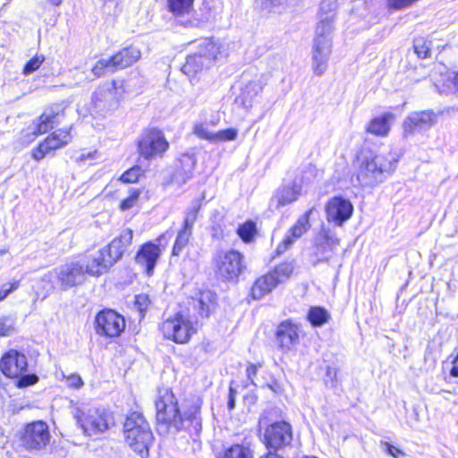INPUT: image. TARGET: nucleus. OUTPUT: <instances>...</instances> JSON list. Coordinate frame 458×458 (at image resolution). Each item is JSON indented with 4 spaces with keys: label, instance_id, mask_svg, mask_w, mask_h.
<instances>
[{
    "label": "nucleus",
    "instance_id": "f257e3e1",
    "mask_svg": "<svg viewBox=\"0 0 458 458\" xmlns=\"http://www.w3.org/2000/svg\"><path fill=\"white\" fill-rule=\"evenodd\" d=\"M201 401L191 397L186 400L182 410L174 393L169 389L159 391L156 400L157 421L158 431L177 434L181 431L191 430L199 433L201 430L200 417Z\"/></svg>",
    "mask_w": 458,
    "mask_h": 458
},
{
    "label": "nucleus",
    "instance_id": "f03ea898",
    "mask_svg": "<svg viewBox=\"0 0 458 458\" xmlns=\"http://www.w3.org/2000/svg\"><path fill=\"white\" fill-rule=\"evenodd\" d=\"M397 163L398 157L392 151L364 156L359 166L357 179L363 186L373 187L391 175Z\"/></svg>",
    "mask_w": 458,
    "mask_h": 458
},
{
    "label": "nucleus",
    "instance_id": "7ed1b4c3",
    "mask_svg": "<svg viewBox=\"0 0 458 458\" xmlns=\"http://www.w3.org/2000/svg\"><path fill=\"white\" fill-rule=\"evenodd\" d=\"M132 237V230L127 228L122 231L118 237H115L108 245L99 250L84 265L86 272L91 276H100L106 273L111 267L122 259L127 247L131 245Z\"/></svg>",
    "mask_w": 458,
    "mask_h": 458
},
{
    "label": "nucleus",
    "instance_id": "20e7f679",
    "mask_svg": "<svg viewBox=\"0 0 458 458\" xmlns=\"http://www.w3.org/2000/svg\"><path fill=\"white\" fill-rule=\"evenodd\" d=\"M123 435L126 444L137 453L140 458H148L149 446L154 436L148 422L142 413L131 411L123 423Z\"/></svg>",
    "mask_w": 458,
    "mask_h": 458
},
{
    "label": "nucleus",
    "instance_id": "39448f33",
    "mask_svg": "<svg viewBox=\"0 0 458 458\" xmlns=\"http://www.w3.org/2000/svg\"><path fill=\"white\" fill-rule=\"evenodd\" d=\"M72 413L83 433L89 437L103 434L114 426L113 413L105 407L82 406L74 408Z\"/></svg>",
    "mask_w": 458,
    "mask_h": 458
},
{
    "label": "nucleus",
    "instance_id": "423d86ee",
    "mask_svg": "<svg viewBox=\"0 0 458 458\" xmlns=\"http://www.w3.org/2000/svg\"><path fill=\"white\" fill-rule=\"evenodd\" d=\"M332 26L328 17L319 21L316 28V37L312 47V69L315 74L320 76L327 69V62L331 55Z\"/></svg>",
    "mask_w": 458,
    "mask_h": 458
},
{
    "label": "nucleus",
    "instance_id": "0eeeda50",
    "mask_svg": "<svg viewBox=\"0 0 458 458\" xmlns=\"http://www.w3.org/2000/svg\"><path fill=\"white\" fill-rule=\"evenodd\" d=\"M213 260L216 275L224 282L236 284L240 275L246 269L244 256L235 250L219 251Z\"/></svg>",
    "mask_w": 458,
    "mask_h": 458
},
{
    "label": "nucleus",
    "instance_id": "6e6552de",
    "mask_svg": "<svg viewBox=\"0 0 458 458\" xmlns=\"http://www.w3.org/2000/svg\"><path fill=\"white\" fill-rule=\"evenodd\" d=\"M172 236L173 233L166 231L156 239V242L149 241L140 246L134 260L148 276H151L154 274L162 251L166 248Z\"/></svg>",
    "mask_w": 458,
    "mask_h": 458
},
{
    "label": "nucleus",
    "instance_id": "1a4fd4ad",
    "mask_svg": "<svg viewBox=\"0 0 458 458\" xmlns=\"http://www.w3.org/2000/svg\"><path fill=\"white\" fill-rule=\"evenodd\" d=\"M140 51L136 47H123L109 58H101L92 67L91 72L97 77L114 73L135 64L140 58Z\"/></svg>",
    "mask_w": 458,
    "mask_h": 458
},
{
    "label": "nucleus",
    "instance_id": "9d476101",
    "mask_svg": "<svg viewBox=\"0 0 458 458\" xmlns=\"http://www.w3.org/2000/svg\"><path fill=\"white\" fill-rule=\"evenodd\" d=\"M219 54V47L210 38H203L198 47L197 52L189 55L182 72L188 76H193L202 69L208 67Z\"/></svg>",
    "mask_w": 458,
    "mask_h": 458
},
{
    "label": "nucleus",
    "instance_id": "9b49d317",
    "mask_svg": "<svg viewBox=\"0 0 458 458\" xmlns=\"http://www.w3.org/2000/svg\"><path fill=\"white\" fill-rule=\"evenodd\" d=\"M138 151L140 157L147 160L163 157L168 149L169 143L164 132L157 128L145 129L137 140Z\"/></svg>",
    "mask_w": 458,
    "mask_h": 458
},
{
    "label": "nucleus",
    "instance_id": "f8f14e48",
    "mask_svg": "<svg viewBox=\"0 0 458 458\" xmlns=\"http://www.w3.org/2000/svg\"><path fill=\"white\" fill-rule=\"evenodd\" d=\"M293 428L284 420L269 424L263 433V443L269 452L284 453L292 446Z\"/></svg>",
    "mask_w": 458,
    "mask_h": 458
},
{
    "label": "nucleus",
    "instance_id": "ddd939ff",
    "mask_svg": "<svg viewBox=\"0 0 458 458\" xmlns=\"http://www.w3.org/2000/svg\"><path fill=\"white\" fill-rule=\"evenodd\" d=\"M119 96L116 82L104 83L99 86L92 95V112L105 116L106 113L118 106Z\"/></svg>",
    "mask_w": 458,
    "mask_h": 458
},
{
    "label": "nucleus",
    "instance_id": "4468645a",
    "mask_svg": "<svg viewBox=\"0 0 458 458\" xmlns=\"http://www.w3.org/2000/svg\"><path fill=\"white\" fill-rule=\"evenodd\" d=\"M161 330L166 339L177 344L187 343L194 333L191 321L179 313L164 321Z\"/></svg>",
    "mask_w": 458,
    "mask_h": 458
},
{
    "label": "nucleus",
    "instance_id": "2eb2a0df",
    "mask_svg": "<svg viewBox=\"0 0 458 458\" xmlns=\"http://www.w3.org/2000/svg\"><path fill=\"white\" fill-rule=\"evenodd\" d=\"M95 328L99 335L116 337L124 330L125 319L113 310H104L96 316Z\"/></svg>",
    "mask_w": 458,
    "mask_h": 458
},
{
    "label": "nucleus",
    "instance_id": "dca6fc26",
    "mask_svg": "<svg viewBox=\"0 0 458 458\" xmlns=\"http://www.w3.org/2000/svg\"><path fill=\"white\" fill-rule=\"evenodd\" d=\"M50 440L48 426L39 420L26 426L21 437V445L27 450H41Z\"/></svg>",
    "mask_w": 458,
    "mask_h": 458
},
{
    "label": "nucleus",
    "instance_id": "f3484780",
    "mask_svg": "<svg viewBox=\"0 0 458 458\" xmlns=\"http://www.w3.org/2000/svg\"><path fill=\"white\" fill-rule=\"evenodd\" d=\"M327 219L337 226H342L348 221L353 213V206L351 201L341 196L330 199L325 208Z\"/></svg>",
    "mask_w": 458,
    "mask_h": 458
},
{
    "label": "nucleus",
    "instance_id": "a211bd4d",
    "mask_svg": "<svg viewBox=\"0 0 458 458\" xmlns=\"http://www.w3.org/2000/svg\"><path fill=\"white\" fill-rule=\"evenodd\" d=\"M28 362L24 354L15 350L6 352L0 360V369L7 377H18L27 371Z\"/></svg>",
    "mask_w": 458,
    "mask_h": 458
},
{
    "label": "nucleus",
    "instance_id": "6ab92c4d",
    "mask_svg": "<svg viewBox=\"0 0 458 458\" xmlns=\"http://www.w3.org/2000/svg\"><path fill=\"white\" fill-rule=\"evenodd\" d=\"M314 209V208H311L307 210L290 228L283 242L276 248V252L278 255L284 253L289 247L293 245L295 240L301 237L310 229V217Z\"/></svg>",
    "mask_w": 458,
    "mask_h": 458
},
{
    "label": "nucleus",
    "instance_id": "aec40b11",
    "mask_svg": "<svg viewBox=\"0 0 458 458\" xmlns=\"http://www.w3.org/2000/svg\"><path fill=\"white\" fill-rule=\"evenodd\" d=\"M436 121V114L431 110L412 112L403 122L404 134H413L416 131L431 127Z\"/></svg>",
    "mask_w": 458,
    "mask_h": 458
},
{
    "label": "nucleus",
    "instance_id": "412c9836",
    "mask_svg": "<svg viewBox=\"0 0 458 458\" xmlns=\"http://www.w3.org/2000/svg\"><path fill=\"white\" fill-rule=\"evenodd\" d=\"M301 189V184L295 180L287 184H284L274 193L271 199V204L275 205L276 208L289 205L299 199Z\"/></svg>",
    "mask_w": 458,
    "mask_h": 458
},
{
    "label": "nucleus",
    "instance_id": "4be33fe9",
    "mask_svg": "<svg viewBox=\"0 0 458 458\" xmlns=\"http://www.w3.org/2000/svg\"><path fill=\"white\" fill-rule=\"evenodd\" d=\"M276 339L279 348L287 352L299 341V328L291 320H284L279 324L276 332Z\"/></svg>",
    "mask_w": 458,
    "mask_h": 458
},
{
    "label": "nucleus",
    "instance_id": "5701e85b",
    "mask_svg": "<svg viewBox=\"0 0 458 458\" xmlns=\"http://www.w3.org/2000/svg\"><path fill=\"white\" fill-rule=\"evenodd\" d=\"M86 269L84 264L71 261L63 266L59 273V281L64 288L72 287L84 281Z\"/></svg>",
    "mask_w": 458,
    "mask_h": 458
},
{
    "label": "nucleus",
    "instance_id": "b1692460",
    "mask_svg": "<svg viewBox=\"0 0 458 458\" xmlns=\"http://www.w3.org/2000/svg\"><path fill=\"white\" fill-rule=\"evenodd\" d=\"M197 159L192 154H183L178 159L173 180L175 183L184 184L193 176Z\"/></svg>",
    "mask_w": 458,
    "mask_h": 458
},
{
    "label": "nucleus",
    "instance_id": "393cba45",
    "mask_svg": "<svg viewBox=\"0 0 458 458\" xmlns=\"http://www.w3.org/2000/svg\"><path fill=\"white\" fill-rule=\"evenodd\" d=\"M280 284V279L275 273L269 272L259 277L252 288L251 294L256 300L263 298L266 294L271 293Z\"/></svg>",
    "mask_w": 458,
    "mask_h": 458
},
{
    "label": "nucleus",
    "instance_id": "a878e982",
    "mask_svg": "<svg viewBox=\"0 0 458 458\" xmlns=\"http://www.w3.org/2000/svg\"><path fill=\"white\" fill-rule=\"evenodd\" d=\"M56 115L57 113L55 112V107L46 110L39 117L38 123L32 129L31 134L33 137L29 140H33L38 135L46 133L48 130L52 129L56 122Z\"/></svg>",
    "mask_w": 458,
    "mask_h": 458
},
{
    "label": "nucleus",
    "instance_id": "bb28decb",
    "mask_svg": "<svg viewBox=\"0 0 458 458\" xmlns=\"http://www.w3.org/2000/svg\"><path fill=\"white\" fill-rule=\"evenodd\" d=\"M57 149V135L52 132L38 147L32 151V157L36 160H41L47 155L55 157V151Z\"/></svg>",
    "mask_w": 458,
    "mask_h": 458
},
{
    "label": "nucleus",
    "instance_id": "cd10ccee",
    "mask_svg": "<svg viewBox=\"0 0 458 458\" xmlns=\"http://www.w3.org/2000/svg\"><path fill=\"white\" fill-rule=\"evenodd\" d=\"M306 318L312 327H320L330 320L331 315L324 307L311 306L307 312Z\"/></svg>",
    "mask_w": 458,
    "mask_h": 458
},
{
    "label": "nucleus",
    "instance_id": "c85d7f7f",
    "mask_svg": "<svg viewBox=\"0 0 458 458\" xmlns=\"http://www.w3.org/2000/svg\"><path fill=\"white\" fill-rule=\"evenodd\" d=\"M216 304V294L211 291H204L199 294L198 300L199 314L208 318L215 310Z\"/></svg>",
    "mask_w": 458,
    "mask_h": 458
},
{
    "label": "nucleus",
    "instance_id": "c756f323",
    "mask_svg": "<svg viewBox=\"0 0 458 458\" xmlns=\"http://www.w3.org/2000/svg\"><path fill=\"white\" fill-rule=\"evenodd\" d=\"M390 117L389 114H385L379 117H376L372 119L368 125L367 131L369 133L375 134L377 136H385L388 133L390 130L388 118Z\"/></svg>",
    "mask_w": 458,
    "mask_h": 458
},
{
    "label": "nucleus",
    "instance_id": "7c9ffc66",
    "mask_svg": "<svg viewBox=\"0 0 458 458\" xmlns=\"http://www.w3.org/2000/svg\"><path fill=\"white\" fill-rule=\"evenodd\" d=\"M205 198L204 195H202L201 199H195L191 201V205L190 208H187L184 216L183 225L182 226L186 228L192 229L193 225L197 220L198 213L201 208L202 206V199Z\"/></svg>",
    "mask_w": 458,
    "mask_h": 458
},
{
    "label": "nucleus",
    "instance_id": "2f4dec72",
    "mask_svg": "<svg viewBox=\"0 0 458 458\" xmlns=\"http://www.w3.org/2000/svg\"><path fill=\"white\" fill-rule=\"evenodd\" d=\"M191 234L192 229L182 226L179 230L172 250L173 256H179L181 254L182 250L187 246Z\"/></svg>",
    "mask_w": 458,
    "mask_h": 458
},
{
    "label": "nucleus",
    "instance_id": "473e14b6",
    "mask_svg": "<svg viewBox=\"0 0 458 458\" xmlns=\"http://www.w3.org/2000/svg\"><path fill=\"white\" fill-rule=\"evenodd\" d=\"M193 2L194 0H167V6L174 15H182L191 12Z\"/></svg>",
    "mask_w": 458,
    "mask_h": 458
},
{
    "label": "nucleus",
    "instance_id": "72a5a7b5",
    "mask_svg": "<svg viewBox=\"0 0 458 458\" xmlns=\"http://www.w3.org/2000/svg\"><path fill=\"white\" fill-rule=\"evenodd\" d=\"M257 233V226L255 222L248 220L240 225L237 229V234L246 243L251 242Z\"/></svg>",
    "mask_w": 458,
    "mask_h": 458
},
{
    "label": "nucleus",
    "instance_id": "f704fd0d",
    "mask_svg": "<svg viewBox=\"0 0 458 458\" xmlns=\"http://www.w3.org/2000/svg\"><path fill=\"white\" fill-rule=\"evenodd\" d=\"M222 458H252L250 447L236 444L227 448Z\"/></svg>",
    "mask_w": 458,
    "mask_h": 458
},
{
    "label": "nucleus",
    "instance_id": "c9c22d12",
    "mask_svg": "<svg viewBox=\"0 0 458 458\" xmlns=\"http://www.w3.org/2000/svg\"><path fill=\"white\" fill-rule=\"evenodd\" d=\"M285 0H256V4L264 13H280L284 6Z\"/></svg>",
    "mask_w": 458,
    "mask_h": 458
},
{
    "label": "nucleus",
    "instance_id": "e433bc0d",
    "mask_svg": "<svg viewBox=\"0 0 458 458\" xmlns=\"http://www.w3.org/2000/svg\"><path fill=\"white\" fill-rule=\"evenodd\" d=\"M337 374L338 369L336 367L330 365L327 366L323 381L327 388L335 389L337 387L339 383Z\"/></svg>",
    "mask_w": 458,
    "mask_h": 458
},
{
    "label": "nucleus",
    "instance_id": "4c0bfd02",
    "mask_svg": "<svg viewBox=\"0 0 458 458\" xmlns=\"http://www.w3.org/2000/svg\"><path fill=\"white\" fill-rule=\"evenodd\" d=\"M293 262H284L276 266L272 273L277 276L280 279V284H282L293 274Z\"/></svg>",
    "mask_w": 458,
    "mask_h": 458
},
{
    "label": "nucleus",
    "instance_id": "58836bf2",
    "mask_svg": "<svg viewBox=\"0 0 458 458\" xmlns=\"http://www.w3.org/2000/svg\"><path fill=\"white\" fill-rule=\"evenodd\" d=\"M431 42H428L423 38L414 39V52L419 58L425 59L429 56Z\"/></svg>",
    "mask_w": 458,
    "mask_h": 458
},
{
    "label": "nucleus",
    "instance_id": "ea45409f",
    "mask_svg": "<svg viewBox=\"0 0 458 458\" xmlns=\"http://www.w3.org/2000/svg\"><path fill=\"white\" fill-rule=\"evenodd\" d=\"M193 133L201 140H206L210 143H213L215 132L208 130V124L207 123H195L193 127Z\"/></svg>",
    "mask_w": 458,
    "mask_h": 458
},
{
    "label": "nucleus",
    "instance_id": "a19ab883",
    "mask_svg": "<svg viewBox=\"0 0 458 458\" xmlns=\"http://www.w3.org/2000/svg\"><path fill=\"white\" fill-rule=\"evenodd\" d=\"M238 131L234 128H228L215 132L213 143L233 141L236 140Z\"/></svg>",
    "mask_w": 458,
    "mask_h": 458
},
{
    "label": "nucleus",
    "instance_id": "79ce46f5",
    "mask_svg": "<svg viewBox=\"0 0 458 458\" xmlns=\"http://www.w3.org/2000/svg\"><path fill=\"white\" fill-rule=\"evenodd\" d=\"M337 7L336 0H322L320 3L319 10L322 13H325L326 16L321 19L320 21L326 20L328 17V21L333 22L334 12ZM333 27V25L331 24Z\"/></svg>",
    "mask_w": 458,
    "mask_h": 458
},
{
    "label": "nucleus",
    "instance_id": "37998d69",
    "mask_svg": "<svg viewBox=\"0 0 458 458\" xmlns=\"http://www.w3.org/2000/svg\"><path fill=\"white\" fill-rule=\"evenodd\" d=\"M62 382L64 386L71 389H79L83 386V380L81 376L78 374H71L66 376L64 372H62Z\"/></svg>",
    "mask_w": 458,
    "mask_h": 458
},
{
    "label": "nucleus",
    "instance_id": "c03bdc74",
    "mask_svg": "<svg viewBox=\"0 0 458 458\" xmlns=\"http://www.w3.org/2000/svg\"><path fill=\"white\" fill-rule=\"evenodd\" d=\"M143 171L140 166H133L127 171H125L122 175L120 180L126 183L136 182L140 176L142 175Z\"/></svg>",
    "mask_w": 458,
    "mask_h": 458
},
{
    "label": "nucleus",
    "instance_id": "a18cd8bd",
    "mask_svg": "<svg viewBox=\"0 0 458 458\" xmlns=\"http://www.w3.org/2000/svg\"><path fill=\"white\" fill-rule=\"evenodd\" d=\"M150 304V300L147 294L140 293L135 295L134 306L137 310L140 312V318H144V314L146 310L148 309Z\"/></svg>",
    "mask_w": 458,
    "mask_h": 458
},
{
    "label": "nucleus",
    "instance_id": "49530a36",
    "mask_svg": "<svg viewBox=\"0 0 458 458\" xmlns=\"http://www.w3.org/2000/svg\"><path fill=\"white\" fill-rule=\"evenodd\" d=\"M140 190L134 189V190L131 191L130 195L121 201V203H120L121 210L124 211V210H128V209L131 208L136 204V202L140 197Z\"/></svg>",
    "mask_w": 458,
    "mask_h": 458
},
{
    "label": "nucleus",
    "instance_id": "de8ad7c7",
    "mask_svg": "<svg viewBox=\"0 0 458 458\" xmlns=\"http://www.w3.org/2000/svg\"><path fill=\"white\" fill-rule=\"evenodd\" d=\"M73 127H63L59 129V148L66 146L73 138Z\"/></svg>",
    "mask_w": 458,
    "mask_h": 458
},
{
    "label": "nucleus",
    "instance_id": "09e8293b",
    "mask_svg": "<svg viewBox=\"0 0 458 458\" xmlns=\"http://www.w3.org/2000/svg\"><path fill=\"white\" fill-rule=\"evenodd\" d=\"M14 322L12 318L4 317L0 318V335L7 336L14 330Z\"/></svg>",
    "mask_w": 458,
    "mask_h": 458
},
{
    "label": "nucleus",
    "instance_id": "8fccbe9b",
    "mask_svg": "<svg viewBox=\"0 0 458 458\" xmlns=\"http://www.w3.org/2000/svg\"><path fill=\"white\" fill-rule=\"evenodd\" d=\"M38 380V377L35 374H26V372L21 374L18 377L17 386L18 387H27L36 384Z\"/></svg>",
    "mask_w": 458,
    "mask_h": 458
},
{
    "label": "nucleus",
    "instance_id": "3c124183",
    "mask_svg": "<svg viewBox=\"0 0 458 458\" xmlns=\"http://www.w3.org/2000/svg\"><path fill=\"white\" fill-rule=\"evenodd\" d=\"M43 59H40L38 56H35L31 58L29 62H27L23 68V73L28 75L35 72L42 64Z\"/></svg>",
    "mask_w": 458,
    "mask_h": 458
},
{
    "label": "nucleus",
    "instance_id": "603ef678",
    "mask_svg": "<svg viewBox=\"0 0 458 458\" xmlns=\"http://www.w3.org/2000/svg\"><path fill=\"white\" fill-rule=\"evenodd\" d=\"M20 282L14 281L1 285L0 287V301L7 297L11 293L15 291L19 287Z\"/></svg>",
    "mask_w": 458,
    "mask_h": 458
},
{
    "label": "nucleus",
    "instance_id": "864d4df0",
    "mask_svg": "<svg viewBox=\"0 0 458 458\" xmlns=\"http://www.w3.org/2000/svg\"><path fill=\"white\" fill-rule=\"evenodd\" d=\"M418 0H387L388 6L394 10H400L411 6Z\"/></svg>",
    "mask_w": 458,
    "mask_h": 458
},
{
    "label": "nucleus",
    "instance_id": "5fc2aeb1",
    "mask_svg": "<svg viewBox=\"0 0 458 458\" xmlns=\"http://www.w3.org/2000/svg\"><path fill=\"white\" fill-rule=\"evenodd\" d=\"M382 444L386 446V451L388 454L394 458H399L400 456H403L404 453L400 450L398 447L387 443V442H382Z\"/></svg>",
    "mask_w": 458,
    "mask_h": 458
},
{
    "label": "nucleus",
    "instance_id": "6e6d98bb",
    "mask_svg": "<svg viewBox=\"0 0 458 458\" xmlns=\"http://www.w3.org/2000/svg\"><path fill=\"white\" fill-rule=\"evenodd\" d=\"M98 157V153L97 150L89 151L87 153H81L80 156L76 157L77 162H85L88 160H95Z\"/></svg>",
    "mask_w": 458,
    "mask_h": 458
},
{
    "label": "nucleus",
    "instance_id": "4d7b16f0",
    "mask_svg": "<svg viewBox=\"0 0 458 458\" xmlns=\"http://www.w3.org/2000/svg\"><path fill=\"white\" fill-rule=\"evenodd\" d=\"M235 394H236V391L233 390L232 387H230L228 402H227V407H228L229 411L233 410L235 407Z\"/></svg>",
    "mask_w": 458,
    "mask_h": 458
},
{
    "label": "nucleus",
    "instance_id": "13d9d810",
    "mask_svg": "<svg viewBox=\"0 0 458 458\" xmlns=\"http://www.w3.org/2000/svg\"><path fill=\"white\" fill-rule=\"evenodd\" d=\"M322 237L324 239L325 243L328 246L335 245L336 243H338V240L335 237L330 235L329 232L324 231Z\"/></svg>",
    "mask_w": 458,
    "mask_h": 458
},
{
    "label": "nucleus",
    "instance_id": "bf43d9fd",
    "mask_svg": "<svg viewBox=\"0 0 458 458\" xmlns=\"http://www.w3.org/2000/svg\"><path fill=\"white\" fill-rule=\"evenodd\" d=\"M258 371V365L256 364H250L247 368L246 373L248 378L253 383V378L257 375Z\"/></svg>",
    "mask_w": 458,
    "mask_h": 458
},
{
    "label": "nucleus",
    "instance_id": "052dcab7",
    "mask_svg": "<svg viewBox=\"0 0 458 458\" xmlns=\"http://www.w3.org/2000/svg\"><path fill=\"white\" fill-rule=\"evenodd\" d=\"M453 367L450 369V376L453 377H458V360L454 362V358L452 360Z\"/></svg>",
    "mask_w": 458,
    "mask_h": 458
},
{
    "label": "nucleus",
    "instance_id": "680f3d73",
    "mask_svg": "<svg viewBox=\"0 0 458 458\" xmlns=\"http://www.w3.org/2000/svg\"><path fill=\"white\" fill-rule=\"evenodd\" d=\"M260 458H284L282 455H280L278 453H275V452H269L264 455V456H261Z\"/></svg>",
    "mask_w": 458,
    "mask_h": 458
},
{
    "label": "nucleus",
    "instance_id": "e2e57ef3",
    "mask_svg": "<svg viewBox=\"0 0 458 458\" xmlns=\"http://www.w3.org/2000/svg\"><path fill=\"white\" fill-rule=\"evenodd\" d=\"M53 6H57V0H47Z\"/></svg>",
    "mask_w": 458,
    "mask_h": 458
},
{
    "label": "nucleus",
    "instance_id": "0e129e2a",
    "mask_svg": "<svg viewBox=\"0 0 458 458\" xmlns=\"http://www.w3.org/2000/svg\"><path fill=\"white\" fill-rule=\"evenodd\" d=\"M211 125H212V126H216V122H211Z\"/></svg>",
    "mask_w": 458,
    "mask_h": 458
},
{
    "label": "nucleus",
    "instance_id": "69168bd1",
    "mask_svg": "<svg viewBox=\"0 0 458 458\" xmlns=\"http://www.w3.org/2000/svg\"><path fill=\"white\" fill-rule=\"evenodd\" d=\"M320 245H321V244H319V243H317V248L318 249Z\"/></svg>",
    "mask_w": 458,
    "mask_h": 458
},
{
    "label": "nucleus",
    "instance_id": "338daca9",
    "mask_svg": "<svg viewBox=\"0 0 458 458\" xmlns=\"http://www.w3.org/2000/svg\"><path fill=\"white\" fill-rule=\"evenodd\" d=\"M4 252H5V251H4V250H0V254H3V253H4Z\"/></svg>",
    "mask_w": 458,
    "mask_h": 458
},
{
    "label": "nucleus",
    "instance_id": "774afa93",
    "mask_svg": "<svg viewBox=\"0 0 458 458\" xmlns=\"http://www.w3.org/2000/svg\"><path fill=\"white\" fill-rule=\"evenodd\" d=\"M61 3V0H59V4Z\"/></svg>",
    "mask_w": 458,
    "mask_h": 458
}]
</instances>
